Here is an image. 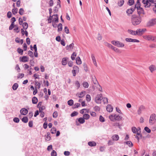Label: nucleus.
I'll list each match as a JSON object with an SVG mask.
<instances>
[{"label": "nucleus", "instance_id": "8", "mask_svg": "<svg viewBox=\"0 0 156 156\" xmlns=\"http://www.w3.org/2000/svg\"><path fill=\"white\" fill-rule=\"evenodd\" d=\"M145 108V107L143 105L140 106L139 107L137 111L138 114L140 115L141 114L142 112L144 110Z\"/></svg>", "mask_w": 156, "mask_h": 156}, {"label": "nucleus", "instance_id": "48", "mask_svg": "<svg viewBox=\"0 0 156 156\" xmlns=\"http://www.w3.org/2000/svg\"><path fill=\"white\" fill-rule=\"evenodd\" d=\"M18 9L17 8H14L12 9V12L14 15H15L17 12Z\"/></svg>", "mask_w": 156, "mask_h": 156}, {"label": "nucleus", "instance_id": "47", "mask_svg": "<svg viewBox=\"0 0 156 156\" xmlns=\"http://www.w3.org/2000/svg\"><path fill=\"white\" fill-rule=\"evenodd\" d=\"M68 104L70 106H72L73 105V100L71 99L68 101Z\"/></svg>", "mask_w": 156, "mask_h": 156}, {"label": "nucleus", "instance_id": "36", "mask_svg": "<svg viewBox=\"0 0 156 156\" xmlns=\"http://www.w3.org/2000/svg\"><path fill=\"white\" fill-rule=\"evenodd\" d=\"M80 105H81L80 103H75V104H74V105L73 106V108L74 109L78 108V107L80 106Z\"/></svg>", "mask_w": 156, "mask_h": 156}, {"label": "nucleus", "instance_id": "61", "mask_svg": "<svg viewBox=\"0 0 156 156\" xmlns=\"http://www.w3.org/2000/svg\"><path fill=\"white\" fill-rule=\"evenodd\" d=\"M13 121L15 122L18 123L20 121V119L17 117H15L13 118Z\"/></svg>", "mask_w": 156, "mask_h": 156}, {"label": "nucleus", "instance_id": "7", "mask_svg": "<svg viewBox=\"0 0 156 156\" xmlns=\"http://www.w3.org/2000/svg\"><path fill=\"white\" fill-rule=\"evenodd\" d=\"M156 121V115L154 113L152 114L150 116L149 119V122L153 124V121L154 122Z\"/></svg>", "mask_w": 156, "mask_h": 156}, {"label": "nucleus", "instance_id": "1", "mask_svg": "<svg viewBox=\"0 0 156 156\" xmlns=\"http://www.w3.org/2000/svg\"><path fill=\"white\" fill-rule=\"evenodd\" d=\"M131 19L132 24L134 26L140 24L142 20V17L140 16H138L136 14L132 15Z\"/></svg>", "mask_w": 156, "mask_h": 156}, {"label": "nucleus", "instance_id": "23", "mask_svg": "<svg viewBox=\"0 0 156 156\" xmlns=\"http://www.w3.org/2000/svg\"><path fill=\"white\" fill-rule=\"evenodd\" d=\"M88 144L90 147H94L96 145V143L94 141H90L88 142Z\"/></svg>", "mask_w": 156, "mask_h": 156}, {"label": "nucleus", "instance_id": "49", "mask_svg": "<svg viewBox=\"0 0 156 156\" xmlns=\"http://www.w3.org/2000/svg\"><path fill=\"white\" fill-rule=\"evenodd\" d=\"M57 153L56 151L53 150L51 153V156H57Z\"/></svg>", "mask_w": 156, "mask_h": 156}, {"label": "nucleus", "instance_id": "41", "mask_svg": "<svg viewBox=\"0 0 156 156\" xmlns=\"http://www.w3.org/2000/svg\"><path fill=\"white\" fill-rule=\"evenodd\" d=\"M86 100L88 102H89L91 100V97L89 94H87L86 96Z\"/></svg>", "mask_w": 156, "mask_h": 156}, {"label": "nucleus", "instance_id": "56", "mask_svg": "<svg viewBox=\"0 0 156 156\" xmlns=\"http://www.w3.org/2000/svg\"><path fill=\"white\" fill-rule=\"evenodd\" d=\"M16 25H14V24L11 23L9 27V30H12L13 28L14 27H16Z\"/></svg>", "mask_w": 156, "mask_h": 156}, {"label": "nucleus", "instance_id": "2", "mask_svg": "<svg viewBox=\"0 0 156 156\" xmlns=\"http://www.w3.org/2000/svg\"><path fill=\"white\" fill-rule=\"evenodd\" d=\"M109 118L111 121L114 122L116 120H122V119L123 118L121 115H117L115 114H113L109 116Z\"/></svg>", "mask_w": 156, "mask_h": 156}, {"label": "nucleus", "instance_id": "5", "mask_svg": "<svg viewBox=\"0 0 156 156\" xmlns=\"http://www.w3.org/2000/svg\"><path fill=\"white\" fill-rule=\"evenodd\" d=\"M102 98L103 97L101 94H98L95 98V102L98 104H101Z\"/></svg>", "mask_w": 156, "mask_h": 156}, {"label": "nucleus", "instance_id": "26", "mask_svg": "<svg viewBox=\"0 0 156 156\" xmlns=\"http://www.w3.org/2000/svg\"><path fill=\"white\" fill-rule=\"evenodd\" d=\"M76 120H78V121L80 124H83L85 122V120L83 117H80L79 119H77Z\"/></svg>", "mask_w": 156, "mask_h": 156}, {"label": "nucleus", "instance_id": "44", "mask_svg": "<svg viewBox=\"0 0 156 156\" xmlns=\"http://www.w3.org/2000/svg\"><path fill=\"white\" fill-rule=\"evenodd\" d=\"M104 104H107L108 103V99L107 98H102Z\"/></svg>", "mask_w": 156, "mask_h": 156}, {"label": "nucleus", "instance_id": "4", "mask_svg": "<svg viewBox=\"0 0 156 156\" xmlns=\"http://www.w3.org/2000/svg\"><path fill=\"white\" fill-rule=\"evenodd\" d=\"M111 43L114 45L119 47H122L124 46L123 43L119 41H112Z\"/></svg>", "mask_w": 156, "mask_h": 156}, {"label": "nucleus", "instance_id": "6", "mask_svg": "<svg viewBox=\"0 0 156 156\" xmlns=\"http://www.w3.org/2000/svg\"><path fill=\"white\" fill-rule=\"evenodd\" d=\"M146 30H147L145 28L137 29L136 31V35L139 36H141Z\"/></svg>", "mask_w": 156, "mask_h": 156}, {"label": "nucleus", "instance_id": "32", "mask_svg": "<svg viewBox=\"0 0 156 156\" xmlns=\"http://www.w3.org/2000/svg\"><path fill=\"white\" fill-rule=\"evenodd\" d=\"M28 119L27 117L26 116L23 117L22 119V122L25 123H27L28 122Z\"/></svg>", "mask_w": 156, "mask_h": 156}, {"label": "nucleus", "instance_id": "52", "mask_svg": "<svg viewBox=\"0 0 156 156\" xmlns=\"http://www.w3.org/2000/svg\"><path fill=\"white\" fill-rule=\"evenodd\" d=\"M24 76V75L23 73H19L17 76V77L18 79L20 78H23Z\"/></svg>", "mask_w": 156, "mask_h": 156}, {"label": "nucleus", "instance_id": "38", "mask_svg": "<svg viewBox=\"0 0 156 156\" xmlns=\"http://www.w3.org/2000/svg\"><path fill=\"white\" fill-rule=\"evenodd\" d=\"M18 37L16 38L15 39V41L16 42L18 43H20L21 44H22L23 43V39H20V40H17V39H18Z\"/></svg>", "mask_w": 156, "mask_h": 156}, {"label": "nucleus", "instance_id": "16", "mask_svg": "<svg viewBox=\"0 0 156 156\" xmlns=\"http://www.w3.org/2000/svg\"><path fill=\"white\" fill-rule=\"evenodd\" d=\"M106 109L108 112H111L113 110V108L111 105H108L106 107Z\"/></svg>", "mask_w": 156, "mask_h": 156}, {"label": "nucleus", "instance_id": "54", "mask_svg": "<svg viewBox=\"0 0 156 156\" xmlns=\"http://www.w3.org/2000/svg\"><path fill=\"white\" fill-rule=\"evenodd\" d=\"M24 11L23 8H20L19 10V13L21 15L23 14Z\"/></svg>", "mask_w": 156, "mask_h": 156}, {"label": "nucleus", "instance_id": "22", "mask_svg": "<svg viewBox=\"0 0 156 156\" xmlns=\"http://www.w3.org/2000/svg\"><path fill=\"white\" fill-rule=\"evenodd\" d=\"M28 60V58L26 56H23L22 58L21 61L24 62H27Z\"/></svg>", "mask_w": 156, "mask_h": 156}, {"label": "nucleus", "instance_id": "17", "mask_svg": "<svg viewBox=\"0 0 156 156\" xmlns=\"http://www.w3.org/2000/svg\"><path fill=\"white\" fill-rule=\"evenodd\" d=\"M74 44L73 43H72L70 44L69 45H67L66 47V48L67 50L70 51L73 49L74 47Z\"/></svg>", "mask_w": 156, "mask_h": 156}, {"label": "nucleus", "instance_id": "34", "mask_svg": "<svg viewBox=\"0 0 156 156\" xmlns=\"http://www.w3.org/2000/svg\"><path fill=\"white\" fill-rule=\"evenodd\" d=\"M90 117V115L87 114H84L83 115V118L84 119H88Z\"/></svg>", "mask_w": 156, "mask_h": 156}, {"label": "nucleus", "instance_id": "62", "mask_svg": "<svg viewBox=\"0 0 156 156\" xmlns=\"http://www.w3.org/2000/svg\"><path fill=\"white\" fill-rule=\"evenodd\" d=\"M58 10V8L57 6H55L54 8L53 12L54 13H57Z\"/></svg>", "mask_w": 156, "mask_h": 156}, {"label": "nucleus", "instance_id": "45", "mask_svg": "<svg viewBox=\"0 0 156 156\" xmlns=\"http://www.w3.org/2000/svg\"><path fill=\"white\" fill-rule=\"evenodd\" d=\"M126 144L128 145L130 147H132L133 146V144L130 141H127L126 142Z\"/></svg>", "mask_w": 156, "mask_h": 156}, {"label": "nucleus", "instance_id": "30", "mask_svg": "<svg viewBox=\"0 0 156 156\" xmlns=\"http://www.w3.org/2000/svg\"><path fill=\"white\" fill-rule=\"evenodd\" d=\"M38 102V99L37 98L35 97H34L32 99V102L34 104H36Z\"/></svg>", "mask_w": 156, "mask_h": 156}, {"label": "nucleus", "instance_id": "58", "mask_svg": "<svg viewBox=\"0 0 156 156\" xmlns=\"http://www.w3.org/2000/svg\"><path fill=\"white\" fill-rule=\"evenodd\" d=\"M144 130L147 133H150L151 132V129L147 127H145L144 128Z\"/></svg>", "mask_w": 156, "mask_h": 156}, {"label": "nucleus", "instance_id": "28", "mask_svg": "<svg viewBox=\"0 0 156 156\" xmlns=\"http://www.w3.org/2000/svg\"><path fill=\"white\" fill-rule=\"evenodd\" d=\"M22 27L24 30H26L27 29L28 25V23L27 22H24L22 24Z\"/></svg>", "mask_w": 156, "mask_h": 156}, {"label": "nucleus", "instance_id": "27", "mask_svg": "<svg viewBox=\"0 0 156 156\" xmlns=\"http://www.w3.org/2000/svg\"><path fill=\"white\" fill-rule=\"evenodd\" d=\"M18 84L17 83H15L12 86V88L14 90H16L18 87Z\"/></svg>", "mask_w": 156, "mask_h": 156}, {"label": "nucleus", "instance_id": "43", "mask_svg": "<svg viewBox=\"0 0 156 156\" xmlns=\"http://www.w3.org/2000/svg\"><path fill=\"white\" fill-rule=\"evenodd\" d=\"M17 51L18 52L19 54H20L21 55H23V50H22V49H21L20 48H18L17 49Z\"/></svg>", "mask_w": 156, "mask_h": 156}, {"label": "nucleus", "instance_id": "25", "mask_svg": "<svg viewBox=\"0 0 156 156\" xmlns=\"http://www.w3.org/2000/svg\"><path fill=\"white\" fill-rule=\"evenodd\" d=\"M76 63L78 65H80L81 64V61L80 57H77L76 58Z\"/></svg>", "mask_w": 156, "mask_h": 156}, {"label": "nucleus", "instance_id": "63", "mask_svg": "<svg viewBox=\"0 0 156 156\" xmlns=\"http://www.w3.org/2000/svg\"><path fill=\"white\" fill-rule=\"evenodd\" d=\"M28 54L31 57H33V52L31 51H29L28 52Z\"/></svg>", "mask_w": 156, "mask_h": 156}, {"label": "nucleus", "instance_id": "46", "mask_svg": "<svg viewBox=\"0 0 156 156\" xmlns=\"http://www.w3.org/2000/svg\"><path fill=\"white\" fill-rule=\"evenodd\" d=\"M92 81L93 83L94 84H96L97 83H98V84L99 85V83H98L97 80L95 76L94 78H92Z\"/></svg>", "mask_w": 156, "mask_h": 156}, {"label": "nucleus", "instance_id": "53", "mask_svg": "<svg viewBox=\"0 0 156 156\" xmlns=\"http://www.w3.org/2000/svg\"><path fill=\"white\" fill-rule=\"evenodd\" d=\"M99 120L101 122H104L105 121L104 118L101 115L99 116Z\"/></svg>", "mask_w": 156, "mask_h": 156}, {"label": "nucleus", "instance_id": "15", "mask_svg": "<svg viewBox=\"0 0 156 156\" xmlns=\"http://www.w3.org/2000/svg\"><path fill=\"white\" fill-rule=\"evenodd\" d=\"M142 2L145 5L144 7L146 8H148L150 7V5H148V0H142Z\"/></svg>", "mask_w": 156, "mask_h": 156}, {"label": "nucleus", "instance_id": "33", "mask_svg": "<svg viewBox=\"0 0 156 156\" xmlns=\"http://www.w3.org/2000/svg\"><path fill=\"white\" fill-rule=\"evenodd\" d=\"M76 56V54L75 52H74L71 55V58L72 60H75V57Z\"/></svg>", "mask_w": 156, "mask_h": 156}, {"label": "nucleus", "instance_id": "55", "mask_svg": "<svg viewBox=\"0 0 156 156\" xmlns=\"http://www.w3.org/2000/svg\"><path fill=\"white\" fill-rule=\"evenodd\" d=\"M113 50L115 52L118 53H121V52L119 49H118V48L115 47L113 49Z\"/></svg>", "mask_w": 156, "mask_h": 156}, {"label": "nucleus", "instance_id": "51", "mask_svg": "<svg viewBox=\"0 0 156 156\" xmlns=\"http://www.w3.org/2000/svg\"><path fill=\"white\" fill-rule=\"evenodd\" d=\"M39 108V112H43V110H44L45 109V107L44 106H42L41 107H40Z\"/></svg>", "mask_w": 156, "mask_h": 156}, {"label": "nucleus", "instance_id": "40", "mask_svg": "<svg viewBox=\"0 0 156 156\" xmlns=\"http://www.w3.org/2000/svg\"><path fill=\"white\" fill-rule=\"evenodd\" d=\"M124 0H120L118 2V5L119 6H122L124 4Z\"/></svg>", "mask_w": 156, "mask_h": 156}, {"label": "nucleus", "instance_id": "20", "mask_svg": "<svg viewBox=\"0 0 156 156\" xmlns=\"http://www.w3.org/2000/svg\"><path fill=\"white\" fill-rule=\"evenodd\" d=\"M50 133L49 132H48L47 133V135H45V140L46 141H49L51 140V137L50 136Z\"/></svg>", "mask_w": 156, "mask_h": 156}, {"label": "nucleus", "instance_id": "57", "mask_svg": "<svg viewBox=\"0 0 156 156\" xmlns=\"http://www.w3.org/2000/svg\"><path fill=\"white\" fill-rule=\"evenodd\" d=\"M35 84L37 86L38 89H39L41 87V84L39 82H38L37 81H35Z\"/></svg>", "mask_w": 156, "mask_h": 156}, {"label": "nucleus", "instance_id": "24", "mask_svg": "<svg viewBox=\"0 0 156 156\" xmlns=\"http://www.w3.org/2000/svg\"><path fill=\"white\" fill-rule=\"evenodd\" d=\"M112 139L113 140L117 141L119 139V137L118 135L115 134L112 136Z\"/></svg>", "mask_w": 156, "mask_h": 156}, {"label": "nucleus", "instance_id": "3", "mask_svg": "<svg viewBox=\"0 0 156 156\" xmlns=\"http://www.w3.org/2000/svg\"><path fill=\"white\" fill-rule=\"evenodd\" d=\"M156 24V18H153L149 20L146 23V26L147 27H153Z\"/></svg>", "mask_w": 156, "mask_h": 156}, {"label": "nucleus", "instance_id": "60", "mask_svg": "<svg viewBox=\"0 0 156 156\" xmlns=\"http://www.w3.org/2000/svg\"><path fill=\"white\" fill-rule=\"evenodd\" d=\"M75 85L77 87V89H79V87H80V83L78 81H75Z\"/></svg>", "mask_w": 156, "mask_h": 156}, {"label": "nucleus", "instance_id": "11", "mask_svg": "<svg viewBox=\"0 0 156 156\" xmlns=\"http://www.w3.org/2000/svg\"><path fill=\"white\" fill-rule=\"evenodd\" d=\"M125 40L128 42H140V41L137 39H133L129 38H126Z\"/></svg>", "mask_w": 156, "mask_h": 156}, {"label": "nucleus", "instance_id": "19", "mask_svg": "<svg viewBox=\"0 0 156 156\" xmlns=\"http://www.w3.org/2000/svg\"><path fill=\"white\" fill-rule=\"evenodd\" d=\"M85 93L86 92L85 91H82L79 94L77 93V95L78 94V97L79 98H82L83 97L85 94Z\"/></svg>", "mask_w": 156, "mask_h": 156}, {"label": "nucleus", "instance_id": "35", "mask_svg": "<svg viewBox=\"0 0 156 156\" xmlns=\"http://www.w3.org/2000/svg\"><path fill=\"white\" fill-rule=\"evenodd\" d=\"M83 85L84 87L87 88L89 87V84L87 82H83Z\"/></svg>", "mask_w": 156, "mask_h": 156}, {"label": "nucleus", "instance_id": "18", "mask_svg": "<svg viewBox=\"0 0 156 156\" xmlns=\"http://www.w3.org/2000/svg\"><path fill=\"white\" fill-rule=\"evenodd\" d=\"M68 58H63L62 60V63L63 66H65L67 63V59Z\"/></svg>", "mask_w": 156, "mask_h": 156}, {"label": "nucleus", "instance_id": "64", "mask_svg": "<svg viewBox=\"0 0 156 156\" xmlns=\"http://www.w3.org/2000/svg\"><path fill=\"white\" fill-rule=\"evenodd\" d=\"M64 31L67 34H68L69 33V30L68 28V27H67L66 26L65 27L64 29Z\"/></svg>", "mask_w": 156, "mask_h": 156}, {"label": "nucleus", "instance_id": "21", "mask_svg": "<svg viewBox=\"0 0 156 156\" xmlns=\"http://www.w3.org/2000/svg\"><path fill=\"white\" fill-rule=\"evenodd\" d=\"M149 69L151 73H153V71L156 70V68L154 66L152 65L149 67Z\"/></svg>", "mask_w": 156, "mask_h": 156}, {"label": "nucleus", "instance_id": "59", "mask_svg": "<svg viewBox=\"0 0 156 156\" xmlns=\"http://www.w3.org/2000/svg\"><path fill=\"white\" fill-rule=\"evenodd\" d=\"M132 131L134 133H136V131H137V129L135 127H133L132 129Z\"/></svg>", "mask_w": 156, "mask_h": 156}, {"label": "nucleus", "instance_id": "12", "mask_svg": "<svg viewBox=\"0 0 156 156\" xmlns=\"http://www.w3.org/2000/svg\"><path fill=\"white\" fill-rule=\"evenodd\" d=\"M135 10V8H132L130 9H128L126 11V13L128 16L132 14L133 12Z\"/></svg>", "mask_w": 156, "mask_h": 156}, {"label": "nucleus", "instance_id": "31", "mask_svg": "<svg viewBox=\"0 0 156 156\" xmlns=\"http://www.w3.org/2000/svg\"><path fill=\"white\" fill-rule=\"evenodd\" d=\"M58 30V31H61L62 29V25L61 23H59L57 26Z\"/></svg>", "mask_w": 156, "mask_h": 156}, {"label": "nucleus", "instance_id": "29", "mask_svg": "<svg viewBox=\"0 0 156 156\" xmlns=\"http://www.w3.org/2000/svg\"><path fill=\"white\" fill-rule=\"evenodd\" d=\"M128 32L130 34L133 35H136V31H133L132 30L129 29L128 30Z\"/></svg>", "mask_w": 156, "mask_h": 156}, {"label": "nucleus", "instance_id": "13", "mask_svg": "<svg viewBox=\"0 0 156 156\" xmlns=\"http://www.w3.org/2000/svg\"><path fill=\"white\" fill-rule=\"evenodd\" d=\"M28 111L25 108H22L20 110V113L23 115H26Z\"/></svg>", "mask_w": 156, "mask_h": 156}, {"label": "nucleus", "instance_id": "42", "mask_svg": "<svg viewBox=\"0 0 156 156\" xmlns=\"http://www.w3.org/2000/svg\"><path fill=\"white\" fill-rule=\"evenodd\" d=\"M56 129L55 128L53 127L51 130V133L52 134H54L56 133Z\"/></svg>", "mask_w": 156, "mask_h": 156}, {"label": "nucleus", "instance_id": "10", "mask_svg": "<svg viewBox=\"0 0 156 156\" xmlns=\"http://www.w3.org/2000/svg\"><path fill=\"white\" fill-rule=\"evenodd\" d=\"M137 10V12L138 14V16H140L141 14L144 15L145 14V13L143 9L141 7L140 8L138 9Z\"/></svg>", "mask_w": 156, "mask_h": 156}, {"label": "nucleus", "instance_id": "37", "mask_svg": "<svg viewBox=\"0 0 156 156\" xmlns=\"http://www.w3.org/2000/svg\"><path fill=\"white\" fill-rule=\"evenodd\" d=\"M134 3V0H129L128 4L129 6H131L133 5Z\"/></svg>", "mask_w": 156, "mask_h": 156}, {"label": "nucleus", "instance_id": "14", "mask_svg": "<svg viewBox=\"0 0 156 156\" xmlns=\"http://www.w3.org/2000/svg\"><path fill=\"white\" fill-rule=\"evenodd\" d=\"M144 37L145 39L148 41H153V36L149 35H146L144 36Z\"/></svg>", "mask_w": 156, "mask_h": 156}, {"label": "nucleus", "instance_id": "39", "mask_svg": "<svg viewBox=\"0 0 156 156\" xmlns=\"http://www.w3.org/2000/svg\"><path fill=\"white\" fill-rule=\"evenodd\" d=\"M78 114L77 112L74 111L70 115V116L72 117H73L77 115Z\"/></svg>", "mask_w": 156, "mask_h": 156}, {"label": "nucleus", "instance_id": "50", "mask_svg": "<svg viewBox=\"0 0 156 156\" xmlns=\"http://www.w3.org/2000/svg\"><path fill=\"white\" fill-rule=\"evenodd\" d=\"M53 117L54 118H56L58 115V112L57 111H55L53 114Z\"/></svg>", "mask_w": 156, "mask_h": 156}, {"label": "nucleus", "instance_id": "9", "mask_svg": "<svg viewBox=\"0 0 156 156\" xmlns=\"http://www.w3.org/2000/svg\"><path fill=\"white\" fill-rule=\"evenodd\" d=\"M73 69L72 70V73L73 76H75L76 75V72L77 71L79 72V68L77 66H74L73 67Z\"/></svg>", "mask_w": 156, "mask_h": 156}]
</instances>
